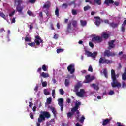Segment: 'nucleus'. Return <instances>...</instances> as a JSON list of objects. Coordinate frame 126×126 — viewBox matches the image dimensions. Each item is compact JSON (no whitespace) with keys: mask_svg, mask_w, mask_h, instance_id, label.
<instances>
[{"mask_svg":"<svg viewBox=\"0 0 126 126\" xmlns=\"http://www.w3.org/2000/svg\"><path fill=\"white\" fill-rule=\"evenodd\" d=\"M59 37V35L57 34H55L54 35V37H53V38L54 39H55V40H57L58 38Z\"/></svg>","mask_w":126,"mask_h":126,"instance_id":"obj_57","label":"nucleus"},{"mask_svg":"<svg viewBox=\"0 0 126 126\" xmlns=\"http://www.w3.org/2000/svg\"><path fill=\"white\" fill-rule=\"evenodd\" d=\"M40 43L41 44H43L44 40L41 38V37L40 36L37 35L35 37L34 42H32V43H28V45L29 46H30V47H35L36 45V46H40Z\"/></svg>","mask_w":126,"mask_h":126,"instance_id":"obj_5","label":"nucleus"},{"mask_svg":"<svg viewBox=\"0 0 126 126\" xmlns=\"http://www.w3.org/2000/svg\"><path fill=\"white\" fill-rule=\"evenodd\" d=\"M0 16L2 17V18H4L5 20L6 19V17L5 16V15L3 13L0 11Z\"/></svg>","mask_w":126,"mask_h":126,"instance_id":"obj_35","label":"nucleus"},{"mask_svg":"<svg viewBox=\"0 0 126 126\" xmlns=\"http://www.w3.org/2000/svg\"><path fill=\"white\" fill-rule=\"evenodd\" d=\"M114 5H116V6H119V5H120V3L119 2H114Z\"/></svg>","mask_w":126,"mask_h":126,"instance_id":"obj_58","label":"nucleus"},{"mask_svg":"<svg viewBox=\"0 0 126 126\" xmlns=\"http://www.w3.org/2000/svg\"><path fill=\"white\" fill-rule=\"evenodd\" d=\"M62 8H64V9H66L67 7H68V4L67 3H63L62 5Z\"/></svg>","mask_w":126,"mask_h":126,"instance_id":"obj_31","label":"nucleus"},{"mask_svg":"<svg viewBox=\"0 0 126 126\" xmlns=\"http://www.w3.org/2000/svg\"><path fill=\"white\" fill-rule=\"evenodd\" d=\"M79 106H81V102L80 101H76L75 103V106L72 108V111H76V110H78L80 108Z\"/></svg>","mask_w":126,"mask_h":126,"instance_id":"obj_11","label":"nucleus"},{"mask_svg":"<svg viewBox=\"0 0 126 126\" xmlns=\"http://www.w3.org/2000/svg\"><path fill=\"white\" fill-rule=\"evenodd\" d=\"M47 103L48 104V105H50L52 103V98L49 97L47 99Z\"/></svg>","mask_w":126,"mask_h":126,"instance_id":"obj_36","label":"nucleus"},{"mask_svg":"<svg viewBox=\"0 0 126 126\" xmlns=\"http://www.w3.org/2000/svg\"><path fill=\"white\" fill-rule=\"evenodd\" d=\"M111 121V119H106L105 120H104L102 122L103 126H106L107 124H109Z\"/></svg>","mask_w":126,"mask_h":126,"instance_id":"obj_19","label":"nucleus"},{"mask_svg":"<svg viewBox=\"0 0 126 126\" xmlns=\"http://www.w3.org/2000/svg\"><path fill=\"white\" fill-rule=\"evenodd\" d=\"M125 87H126V82H125L124 81H123L122 82V88H125Z\"/></svg>","mask_w":126,"mask_h":126,"instance_id":"obj_56","label":"nucleus"},{"mask_svg":"<svg viewBox=\"0 0 126 126\" xmlns=\"http://www.w3.org/2000/svg\"><path fill=\"white\" fill-rule=\"evenodd\" d=\"M94 18L95 20V25H96L97 26H99L100 25V24H101V18H100V17H94Z\"/></svg>","mask_w":126,"mask_h":126,"instance_id":"obj_12","label":"nucleus"},{"mask_svg":"<svg viewBox=\"0 0 126 126\" xmlns=\"http://www.w3.org/2000/svg\"><path fill=\"white\" fill-rule=\"evenodd\" d=\"M42 85L43 87H46L47 85H48V84L47 83V81H44L42 83Z\"/></svg>","mask_w":126,"mask_h":126,"instance_id":"obj_49","label":"nucleus"},{"mask_svg":"<svg viewBox=\"0 0 126 126\" xmlns=\"http://www.w3.org/2000/svg\"><path fill=\"white\" fill-rule=\"evenodd\" d=\"M44 94L45 95H49L50 94V92H48V90L44 89Z\"/></svg>","mask_w":126,"mask_h":126,"instance_id":"obj_48","label":"nucleus"},{"mask_svg":"<svg viewBox=\"0 0 126 126\" xmlns=\"http://www.w3.org/2000/svg\"><path fill=\"white\" fill-rule=\"evenodd\" d=\"M25 42H31V39L29 38L27 36H26L25 37Z\"/></svg>","mask_w":126,"mask_h":126,"instance_id":"obj_44","label":"nucleus"},{"mask_svg":"<svg viewBox=\"0 0 126 126\" xmlns=\"http://www.w3.org/2000/svg\"><path fill=\"white\" fill-rule=\"evenodd\" d=\"M115 92H114V91H110L109 93V95H113V94H114Z\"/></svg>","mask_w":126,"mask_h":126,"instance_id":"obj_62","label":"nucleus"},{"mask_svg":"<svg viewBox=\"0 0 126 126\" xmlns=\"http://www.w3.org/2000/svg\"><path fill=\"white\" fill-rule=\"evenodd\" d=\"M119 76V74H117L116 75V73L115 72V70H111V78L112 79V82H111V86L113 88H115L116 87H118V88H120V87H122V84L121 83L118 81L117 79L118 78Z\"/></svg>","mask_w":126,"mask_h":126,"instance_id":"obj_1","label":"nucleus"},{"mask_svg":"<svg viewBox=\"0 0 126 126\" xmlns=\"http://www.w3.org/2000/svg\"><path fill=\"white\" fill-rule=\"evenodd\" d=\"M40 76H41L42 77H43L44 78H47V77H49V74L43 72L40 74Z\"/></svg>","mask_w":126,"mask_h":126,"instance_id":"obj_21","label":"nucleus"},{"mask_svg":"<svg viewBox=\"0 0 126 126\" xmlns=\"http://www.w3.org/2000/svg\"><path fill=\"white\" fill-rule=\"evenodd\" d=\"M15 5H16V9L19 13L21 14H23V9H24V5L23 4V0H15L14 1Z\"/></svg>","mask_w":126,"mask_h":126,"instance_id":"obj_3","label":"nucleus"},{"mask_svg":"<svg viewBox=\"0 0 126 126\" xmlns=\"http://www.w3.org/2000/svg\"><path fill=\"white\" fill-rule=\"evenodd\" d=\"M72 24L74 28H76V26H77V21H73Z\"/></svg>","mask_w":126,"mask_h":126,"instance_id":"obj_32","label":"nucleus"},{"mask_svg":"<svg viewBox=\"0 0 126 126\" xmlns=\"http://www.w3.org/2000/svg\"><path fill=\"white\" fill-rule=\"evenodd\" d=\"M50 110H51L54 115V116L56 117V115H57V111H56V109L55 108V107H50Z\"/></svg>","mask_w":126,"mask_h":126,"instance_id":"obj_22","label":"nucleus"},{"mask_svg":"<svg viewBox=\"0 0 126 126\" xmlns=\"http://www.w3.org/2000/svg\"><path fill=\"white\" fill-rule=\"evenodd\" d=\"M91 87H92L94 90H96V91H98V90L100 89L99 84H91Z\"/></svg>","mask_w":126,"mask_h":126,"instance_id":"obj_13","label":"nucleus"},{"mask_svg":"<svg viewBox=\"0 0 126 126\" xmlns=\"http://www.w3.org/2000/svg\"><path fill=\"white\" fill-rule=\"evenodd\" d=\"M104 57H107L108 58H109V57H115L116 56V53L111 52L109 50H106L104 52Z\"/></svg>","mask_w":126,"mask_h":126,"instance_id":"obj_7","label":"nucleus"},{"mask_svg":"<svg viewBox=\"0 0 126 126\" xmlns=\"http://www.w3.org/2000/svg\"><path fill=\"white\" fill-rule=\"evenodd\" d=\"M90 9H91V6L89 5H87L84 7V11H87L88 10H90Z\"/></svg>","mask_w":126,"mask_h":126,"instance_id":"obj_24","label":"nucleus"},{"mask_svg":"<svg viewBox=\"0 0 126 126\" xmlns=\"http://www.w3.org/2000/svg\"><path fill=\"white\" fill-rule=\"evenodd\" d=\"M99 63L100 64H111V63H113V61L102 57L99 59Z\"/></svg>","mask_w":126,"mask_h":126,"instance_id":"obj_6","label":"nucleus"},{"mask_svg":"<svg viewBox=\"0 0 126 126\" xmlns=\"http://www.w3.org/2000/svg\"><path fill=\"white\" fill-rule=\"evenodd\" d=\"M62 52H63V49L60 48L57 49V54H60V53H62Z\"/></svg>","mask_w":126,"mask_h":126,"instance_id":"obj_45","label":"nucleus"},{"mask_svg":"<svg viewBox=\"0 0 126 126\" xmlns=\"http://www.w3.org/2000/svg\"><path fill=\"white\" fill-rule=\"evenodd\" d=\"M42 70L43 71H47L48 70V68H47V66L46 65H42Z\"/></svg>","mask_w":126,"mask_h":126,"instance_id":"obj_42","label":"nucleus"},{"mask_svg":"<svg viewBox=\"0 0 126 126\" xmlns=\"http://www.w3.org/2000/svg\"><path fill=\"white\" fill-rule=\"evenodd\" d=\"M59 92H60L61 95H63V94H64V91H63V89H60L59 90Z\"/></svg>","mask_w":126,"mask_h":126,"instance_id":"obj_47","label":"nucleus"},{"mask_svg":"<svg viewBox=\"0 0 126 126\" xmlns=\"http://www.w3.org/2000/svg\"><path fill=\"white\" fill-rule=\"evenodd\" d=\"M94 2L98 5H101L102 3V0H94Z\"/></svg>","mask_w":126,"mask_h":126,"instance_id":"obj_28","label":"nucleus"},{"mask_svg":"<svg viewBox=\"0 0 126 126\" xmlns=\"http://www.w3.org/2000/svg\"><path fill=\"white\" fill-rule=\"evenodd\" d=\"M27 14L29 15V16H33L34 14H33V12L30 10H28L27 11Z\"/></svg>","mask_w":126,"mask_h":126,"instance_id":"obj_39","label":"nucleus"},{"mask_svg":"<svg viewBox=\"0 0 126 126\" xmlns=\"http://www.w3.org/2000/svg\"><path fill=\"white\" fill-rule=\"evenodd\" d=\"M67 70L71 74L74 73L75 71V68H74V64H70L67 67Z\"/></svg>","mask_w":126,"mask_h":126,"instance_id":"obj_10","label":"nucleus"},{"mask_svg":"<svg viewBox=\"0 0 126 126\" xmlns=\"http://www.w3.org/2000/svg\"><path fill=\"white\" fill-rule=\"evenodd\" d=\"M45 13H46L47 16H50V15H51V13H50V12H49V11H47V12H46Z\"/></svg>","mask_w":126,"mask_h":126,"instance_id":"obj_63","label":"nucleus"},{"mask_svg":"<svg viewBox=\"0 0 126 126\" xmlns=\"http://www.w3.org/2000/svg\"><path fill=\"white\" fill-rule=\"evenodd\" d=\"M67 31L69 33V30H71V23H69L67 25Z\"/></svg>","mask_w":126,"mask_h":126,"instance_id":"obj_27","label":"nucleus"},{"mask_svg":"<svg viewBox=\"0 0 126 126\" xmlns=\"http://www.w3.org/2000/svg\"><path fill=\"white\" fill-rule=\"evenodd\" d=\"M81 25L83 27H84L87 24V22L86 21H83L82 20H80Z\"/></svg>","mask_w":126,"mask_h":126,"instance_id":"obj_26","label":"nucleus"},{"mask_svg":"<svg viewBox=\"0 0 126 126\" xmlns=\"http://www.w3.org/2000/svg\"><path fill=\"white\" fill-rule=\"evenodd\" d=\"M34 26V23H31L30 25L28 26V27L30 30L33 29Z\"/></svg>","mask_w":126,"mask_h":126,"instance_id":"obj_33","label":"nucleus"},{"mask_svg":"<svg viewBox=\"0 0 126 126\" xmlns=\"http://www.w3.org/2000/svg\"><path fill=\"white\" fill-rule=\"evenodd\" d=\"M121 30L124 33L125 32V30H126V26H124V25H122Z\"/></svg>","mask_w":126,"mask_h":126,"instance_id":"obj_37","label":"nucleus"},{"mask_svg":"<svg viewBox=\"0 0 126 126\" xmlns=\"http://www.w3.org/2000/svg\"><path fill=\"white\" fill-rule=\"evenodd\" d=\"M81 86H82V85L81 83H78L74 87V92H75L77 96L78 97H83V94L85 93V91L83 89H81L79 92L78 91Z\"/></svg>","mask_w":126,"mask_h":126,"instance_id":"obj_4","label":"nucleus"},{"mask_svg":"<svg viewBox=\"0 0 126 126\" xmlns=\"http://www.w3.org/2000/svg\"><path fill=\"white\" fill-rule=\"evenodd\" d=\"M15 13V11H13L10 14H9V16H13Z\"/></svg>","mask_w":126,"mask_h":126,"instance_id":"obj_54","label":"nucleus"},{"mask_svg":"<svg viewBox=\"0 0 126 126\" xmlns=\"http://www.w3.org/2000/svg\"><path fill=\"white\" fill-rule=\"evenodd\" d=\"M50 118H51V114H50V112L47 111H41L37 119L38 122L36 123V126H41L40 123H42V122L46 121V118L49 119Z\"/></svg>","mask_w":126,"mask_h":126,"instance_id":"obj_2","label":"nucleus"},{"mask_svg":"<svg viewBox=\"0 0 126 126\" xmlns=\"http://www.w3.org/2000/svg\"><path fill=\"white\" fill-rule=\"evenodd\" d=\"M102 41H103V38L99 36H96L92 38V42H94V43H101Z\"/></svg>","mask_w":126,"mask_h":126,"instance_id":"obj_8","label":"nucleus"},{"mask_svg":"<svg viewBox=\"0 0 126 126\" xmlns=\"http://www.w3.org/2000/svg\"><path fill=\"white\" fill-rule=\"evenodd\" d=\"M70 83V81H69V79H66L65 80V86H66L67 87L69 86Z\"/></svg>","mask_w":126,"mask_h":126,"instance_id":"obj_23","label":"nucleus"},{"mask_svg":"<svg viewBox=\"0 0 126 126\" xmlns=\"http://www.w3.org/2000/svg\"><path fill=\"white\" fill-rule=\"evenodd\" d=\"M110 27H112V28H118L119 27V23H115L114 22H111L109 23Z\"/></svg>","mask_w":126,"mask_h":126,"instance_id":"obj_16","label":"nucleus"},{"mask_svg":"<svg viewBox=\"0 0 126 126\" xmlns=\"http://www.w3.org/2000/svg\"><path fill=\"white\" fill-rule=\"evenodd\" d=\"M103 74L106 78H108V72L107 69H103Z\"/></svg>","mask_w":126,"mask_h":126,"instance_id":"obj_25","label":"nucleus"},{"mask_svg":"<svg viewBox=\"0 0 126 126\" xmlns=\"http://www.w3.org/2000/svg\"><path fill=\"white\" fill-rule=\"evenodd\" d=\"M29 107L30 108H32V107L33 106V104L32 103V102H29Z\"/></svg>","mask_w":126,"mask_h":126,"instance_id":"obj_61","label":"nucleus"},{"mask_svg":"<svg viewBox=\"0 0 126 126\" xmlns=\"http://www.w3.org/2000/svg\"><path fill=\"white\" fill-rule=\"evenodd\" d=\"M77 120H78L79 122H80L82 124L84 122V120H85V117L84 116L82 115L80 119H79V115H77L76 117Z\"/></svg>","mask_w":126,"mask_h":126,"instance_id":"obj_15","label":"nucleus"},{"mask_svg":"<svg viewBox=\"0 0 126 126\" xmlns=\"http://www.w3.org/2000/svg\"><path fill=\"white\" fill-rule=\"evenodd\" d=\"M115 42H116V40H111L108 42V49L112 50V49H114L116 47V44H115Z\"/></svg>","mask_w":126,"mask_h":126,"instance_id":"obj_9","label":"nucleus"},{"mask_svg":"<svg viewBox=\"0 0 126 126\" xmlns=\"http://www.w3.org/2000/svg\"><path fill=\"white\" fill-rule=\"evenodd\" d=\"M121 59H125L126 60V54H123L121 57Z\"/></svg>","mask_w":126,"mask_h":126,"instance_id":"obj_64","label":"nucleus"},{"mask_svg":"<svg viewBox=\"0 0 126 126\" xmlns=\"http://www.w3.org/2000/svg\"><path fill=\"white\" fill-rule=\"evenodd\" d=\"M72 14L73 15H77V11L74 9H72Z\"/></svg>","mask_w":126,"mask_h":126,"instance_id":"obj_38","label":"nucleus"},{"mask_svg":"<svg viewBox=\"0 0 126 126\" xmlns=\"http://www.w3.org/2000/svg\"><path fill=\"white\" fill-rule=\"evenodd\" d=\"M102 37L105 40H107L110 37V35L107 32H104L102 33Z\"/></svg>","mask_w":126,"mask_h":126,"instance_id":"obj_18","label":"nucleus"},{"mask_svg":"<svg viewBox=\"0 0 126 126\" xmlns=\"http://www.w3.org/2000/svg\"><path fill=\"white\" fill-rule=\"evenodd\" d=\"M85 54L87 55V57H91L92 55V53L88 50L85 51Z\"/></svg>","mask_w":126,"mask_h":126,"instance_id":"obj_30","label":"nucleus"},{"mask_svg":"<svg viewBox=\"0 0 126 126\" xmlns=\"http://www.w3.org/2000/svg\"><path fill=\"white\" fill-rule=\"evenodd\" d=\"M75 4V1H72L68 4V6H71V5Z\"/></svg>","mask_w":126,"mask_h":126,"instance_id":"obj_50","label":"nucleus"},{"mask_svg":"<svg viewBox=\"0 0 126 126\" xmlns=\"http://www.w3.org/2000/svg\"><path fill=\"white\" fill-rule=\"evenodd\" d=\"M55 15H56V16H59V15H60L59 8H56Z\"/></svg>","mask_w":126,"mask_h":126,"instance_id":"obj_41","label":"nucleus"},{"mask_svg":"<svg viewBox=\"0 0 126 126\" xmlns=\"http://www.w3.org/2000/svg\"><path fill=\"white\" fill-rule=\"evenodd\" d=\"M89 44L91 48H94V44H93V43L92 42H89Z\"/></svg>","mask_w":126,"mask_h":126,"instance_id":"obj_53","label":"nucleus"},{"mask_svg":"<svg viewBox=\"0 0 126 126\" xmlns=\"http://www.w3.org/2000/svg\"><path fill=\"white\" fill-rule=\"evenodd\" d=\"M30 116L32 120H33L34 119V114H33V113H31L30 114Z\"/></svg>","mask_w":126,"mask_h":126,"instance_id":"obj_55","label":"nucleus"},{"mask_svg":"<svg viewBox=\"0 0 126 126\" xmlns=\"http://www.w3.org/2000/svg\"><path fill=\"white\" fill-rule=\"evenodd\" d=\"M50 6H51V5H50V4H44L43 5V8H46L47 9H49Z\"/></svg>","mask_w":126,"mask_h":126,"instance_id":"obj_40","label":"nucleus"},{"mask_svg":"<svg viewBox=\"0 0 126 126\" xmlns=\"http://www.w3.org/2000/svg\"><path fill=\"white\" fill-rule=\"evenodd\" d=\"M58 105L59 106L63 105V98H59L58 99Z\"/></svg>","mask_w":126,"mask_h":126,"instance_id":"obj_20","label":"nucleus"},{"mask_svg":"<svg viewBox=\"0 0 126 126\" xmlns=\"http://www.w3.org/2000/svg\"><path fill=\"white\" fill-rule=\"evenodd\" d=\"M67 116L68 118H71V117H72V116H73V113H72L71 112H69L67 114Z\"/></svg>","mask_w":126,"mask_h":126,"instance_id":"obj_34","label":"nucleus"},{"mask_svg":"<svg viewBox=\"0 0 126 126\" xmlns=\"http://www.w3.org/2000/svg\"><path fill=\"white\" fill-rule=\"evenodd\" d=\"M114 0H105L104 4H106L107 6H109L110 4H113Z\"/></svg>","mask_w":126,"mask_h":126,"instance_id":"obj_17","label":"nucleus"},{"mask_svg":"<svg viewBox=\"0 0 126 126\" xmlns=\"http://www.w3.org/2000/svg\"><path fill=\"white\" fill-rule=\"evenodd\" d=\"M97 55H98V53L97 52H94L93 53H92L91 57L94 58V59H95L96 57L97 56Z\"/></svg>","mask_w":126,"mask_h":126,"instance_id":"obj_29","label":"nucleus"},{"mask_svg":"<svg viewBox=\"0 0 126 126\" xmlns=\"http://www.w3.org/2000/svg\"><path fill=\"white\" fill-rule=\"evenodd\" d=\"M71 111L72 113H75V112H76V113L77 114V115H79V114H80L79 110H78V109L73 111V110H72V108H71Z\"/></svg>","mask_w":126,"mask_h":126,"instance_id":"obj_43","label":"nucleus"},{"mask_svg":"<svg viewBox=\"0 0 126 126\" xmlns=\"http://www.w3.org/2000/svg\"><path fill=\"white\" fill-rule=\"evenodd\" d=\"M88 71H90L91 72H93V68H92V66L90 65L88 68Z\"/></svg>","mask_w":126,"mask_h":126,"instance_id":"obj_52","label":"nucleus"},{"mask_svg":"<svg viewBox=\"0 0 126 126\" xmlns=\"http://www.w3.org/2000/svg\"><path fill=\"white\" fill-rule=\"evenodd\" d=\"M85 78H86L85 83H89V82H91V81L93 80V78H91V77H90V75H87L85 76Z\"/></svg>","mask_w":126,"mask_h":126,"instance_id":"obj_14","label":"nucleus"},{"mask_svg":"<svg viewBox=\"0 0 126 126\" xmlns=\"http://www.w3.org/2000/svg\"><path fill=\"white\" fill-rule=\"evenodd\" d=\"M15 18H13L12 19V20H11V23H15V22H16V20H15Z\"/></svg>","mask_w":126,"mask_h":126,"instance_id":"obj_59","label":"nucleus"},{"mask_svg":"<svg viewBox=\"0 0 126 126\" xmlns=\"http://www.w3.org/2000/svg\"><path fill=\"white\" fill-rule=\"evenodd\" d=\"M36 0H29V2H30V3L34 4V3H35V2H36Z\"/></svg>","mask_w":126,"mask_h":126,"instance_id":"obj_51","label":"nucleus"},{"mask_svg":"<svg viewBox=\"0 0 126 126\" xmlns=\"http://www.w3.org/2000/svg\"><path fill=\"white\" fill-rule=\"evenodd\" d=\"M3 31L4 32H5V30H4V28H2L1 29H0V33H3Z\"/></svg>","mask_w":126,"mask_h":126,"instance_id":"obj_60","label":"nucleus"},{"mask_svg":"<svg viewBox=\"0 0 126 126\" xmlns=\"http://www.w3.org/2000/svg\"><path fill=\"white\" fill-rule=\"evenodd\" d=\"M122 80H126V74L125 73L122 74Z\"/></svg>","mask_w":126,"mask_h":126,"instance_id":"obj_46","label":"nucleus"}]
</instances>
